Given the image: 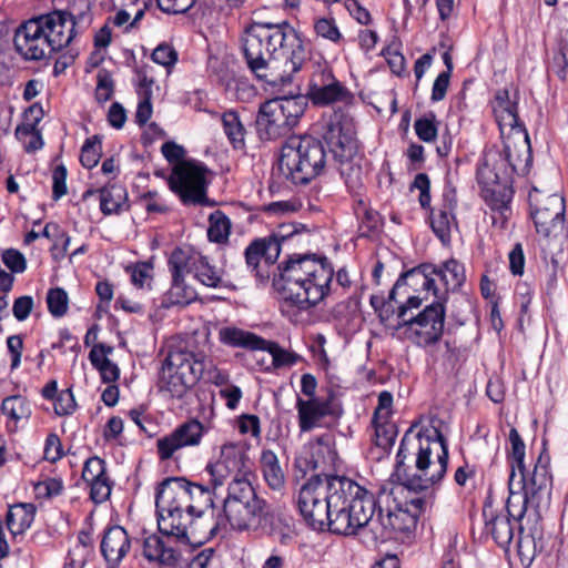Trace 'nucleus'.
<instances>
[{
	"instance_id": "aec40b11",
	"label": "nucleus",
	"mask_w": 568,
	"mask_h": 568,
	"mask_svg": "<svg viewBox=\"0 0 568 568\" xmlns=\"http://www.w3.org/2000/svg\"><path fill=\"white\" fill-rule=\"evenodd\" d=\"M106 23L94 38V49L89 54L84 68V84L94 91L98 103L106 101Z\"/></svg>"
},
{
	"instance_id": "de8ad7c7",
	"label": "nucleus",
	"mask_w": 568,
	"mask_h": 568,
	"mask_svg": "<svg viewBox=\"0 0 568 568\" xmlns=\"http://www.w3.org/2000/svg\"><path fill=\"white\" fill-rule=\"evenodd\" d=\"M209 222V240L215 243H225L231 231L230 219L223 212L215 211L210 215Z\"/></svg>"
},
{
	"instance_id": "cd10ccee",
	"label": "nucleus",
	"mask_w": 568,
	"mask_h": 568,
	"mask_svg": "<svg viewBox=\"0 0 568 568\" xmlns=\"http://www.w3.org/2000/svg\"><path fill=\"white\" fill-rule=\"evenodd\" d=\"M82 480L89 489V497L95 505L106 500V465L104 459L93 456L85 460L82 469Z\"/></svg>"
},
{
	"instance_id": "c756f323",
	"label": "nucleus",
	"mask_w": 568,
	"mask_h": 568,
	"mask_svg": "<svg viewBox=\"0 0 568 568\" xmlns=\"http://www.w3.org/2000/svg\"><path fill=\"white\" fill-rule=\"evenodd\" d=\"M115 14L110 18L116 28L135 29L145 14L146 3L141 0H110Z\"/></svg>"
},
{
	"instance_id": "a878e982",
	"label": "nucleus",
	"mask_w": 568,
	"mask_h": 568,
	"mask_svg": "<svg viewBox=\"0 0 568 568\" xmlns=\"http://www.w3.org/2000/svg\"><path fill=\"white\" fill-rule=\"evenodd\" d=\"M456 206L455 195L445 193L442 202L430 210V226L436 236L443 244H448L452 240V232L457 227V221L454 214Z\"/></svg>"
},
{
	"instance_id": "13d9d810",
	"label": "nucleus",
	"mask_w": 568,
	"mask_h": 568,
	"mask_svg": "<svg viewBox=\"0 0 568 568\" xmlns=\"http://www.w3.org/2000/svg\"><path fill=\"white\" fill-rule=\"evenodd\" d=\"M152 60L165 68L173 67L178 61V52L176 50L168 44V43H161L159 44L152 52Z\"/></svg>"
},
{
	"instance_id": "49530a36",
	"label": "nucleus",
	"mask_w": 568,
	"mask_h": 568,
	"mask_svg": "<svg viewBox=\"0 0 568 568\" xmlns=\"http://www.w3.org/2000/svg\"><path fill=\"white\" fill-rule=\"evenodd\" d=\"M258 351H266L272 356V364L275 368L292 366L296 364L302 357L291 351L280 346L278 343L264 339Z\"/></svg>"
},
{
	"instance_id": "423d86ee",
	"label": "nucleus",
	"mask_w": 568,
	"mask_h": 568,
	"mask_svg": "<svg viewBox=\"0 0 568 568\" xmlns=\"http://www.w3.org/2000/svg\"><path fill=\"white\" fill-rule=\"evenodd\" d=\"M327 163V153L318 139L293 135L282 146L278 169L292 183L306 184L321 175Z\"/></svg>"
},
{
	"instance_id": "dca6fc26",
	"label": "nucleus",
	"mask_w": 568,
	"mask_h": 568,
	"mask_svg": "<svg viewBox=\"0 0 568 568\" xmlns=\"http://www.w3.org/2000/svg\"><path fill=\"white\" fill-rule=\"evenodd\" d=\"M531 217L537 233L545 237L557 235L564 229L565 201L559 194L544 195L537 187L529 192Z\"/></svg>"
},
{
	"instance_id": "473e14b6",
	"label": "nucleus",
	"mask_w": 568,
	"mask_h": 568,
	"mask_svg": "<svg viewBox=\"0 0 568 568\" xmlns=\"http://www.w3.org/2000/svg\"><path fill=\"white\" fill-rule=\"evenodd\" d=\"M257 528L282 545H287L295 534L292 519L270 511L268 507L256 523Z\"/></svg>"
},
{
	"instance_id": "8fccbe9b",
	"label": "nucleus",
	"mask_w": 568,
	"mask_h": 568,
	"mask_svg": "<svg viewBox=\"0 0 568 568\" xmlns=\"http://www.w3.org/2000/svg\"><path fill=\"white\" fill-rule=\"evenodd\" d=\"M509 458L511 470H514V473H523V470L525 469L524 459L526 455V445L515 427H511L509 430Z\"/></svg>"
},
{
	"instance_id": "c9c22d12",
	"label": "nucleus",
	"mask_w": 568,
	"mask_h": 568,
	"mask_svg": "<svg viewBox=\"0 0 568 568\" xmlns=\"http://www.w3.org/2000/svg\"><path fill=\"white\" fill-rule=\"evenodd\" d=\"M434 277L443 283L445 293L456 291L465 283V267L455 258L447 260L435 266Z\"/></svg>"
},
{
	"instance_id": "bf43d9fd",
	"label": "nucleus",
	"mask_w": 568,
	"mask_h": 568,
	"mask_svg": "<svg viewBox=\"0 0 568 568\" xmlns=\"http://www.w3.org/2000/svg\"><path fill=\"white\" fill-rule=\"evenodd\" d=\"M89 361L99 371L102 382L106 383V346L104 344L93 345L89 353Z\"/></svg>"
},
{
	"instance_id": "bb28decb",
	"label": "nucleus",
	"mask_w": 568,
	"mask_h": 568,
	"mask_svg": "<svg viewBox=\"0 0 568 568\" xmlns=\"http://www.w3.org/2000/svg\"><path fill=\"white\" fill-rule=\"evenodd\" d=\"M305 457L297 460L298 465L305 464L307 469L321 470L322 473L335 468L337 453L332 445L331 436L324 435L311 442Z\"/></svg>"
},
{
	"instance_id": "6ab92c4d",
	"label": "nucleus",
	"mask_w": 568,
	"mask_h": 568,
	"mask_svg": "<svg viewBox=\"0 0 568 568\" xmlns=\"http://www.w3.org/2000/svg\"><path fill=\"white\" fill-rule=\"evenodd\" d=\"M205 434L204 425L196 418L187 419L176 426L170 434L156 440L158 455L161 460H169L184 448L197 447Z\"/></svg>"
},
{
	"instance_id": "4c0bfd02",
	"label": "nucleus",
	"mask_w": 568,
	"mask_h": 568,
	"mask_svg": "<svg viewBox=\"0 0 568 568\" xmlns=\"http://www.w3.org/2000/svg\"><path fill=\"white\" fill-rule=\"evenodd\" d=\"M187 493L190 496L191 505L194 506L192 516L196 520H204V523H215L212 517H205L206 511L213 508V496L209 488L189 481Z\"/></svg>"
},
{
	"instance_id": "6e6552de",
	"label": "nucleus",
	"mask_w": 568,
	"mask_h": 568,
	"mask_svg": "<svg viewBox=\"0 0 568 568\" xmlns=\"http://www.w3.org/2000/svg\"><path fill=\"white\" fill-rule=\"evenodd\" d=\"M307 108L303 94L277 97L263 102L256 116L261 140L272 141L287 135L300 122Z\"/></svg>"
},
{
	"instance_id": "0eeeda50",
	"label": "nucleus",
	"mask_w": 568,
	"mask_h": 568,
	"mask_svg": "<svg viewBox=\"0 0 568 568\" xmlns=\"http://www.w3.org/2000/svg\"><path fill=\"white\" fill-rule=\"evenodd\" d=\"M266 508L267 503L257 496L250 479L235 480L229 483L223 515L213 525L216 530L226 524L239 531L256 529V523Z\"/></svg>"
},
{
	"instance_id": "5fc2aeb1",
	"label": "nucleus",
	"mask_w": 568,
	"mask_h": 568,
	"mask_svg": "<svg viewBox=\"0 0 568 568\" xmlns=\"http://www.w3.org/2000/svg\"><path fill=\"white\" fill-rule=\"evenodd\" d=\"M48 310L54 317L63 316L69 306V297L63 288L55 287L49 290L47 294Z\"/></svg>"
},
{
	"instance_id": "f8f14e48",
	"label": "nucleus",
	"mask_w": 568,
	"mask_h": 568,
	"mask_svg": "<svg viewBox=\"0 0 568 568\" xmlns=\"http://www.w3.org/2000/svg\"><path fill=\"white\" fill-rule=\"evenodd\" d=\"M531 163L530 139L525 128L508 132L503 150H489L483 161V164L491 166L497 172L506 170L510 179L515 173L527 174Z\"/></svg>"
},
{
	"instance_id": "4d7b16f0",
	"label": "nucleus",
	"mask_w": 568,
	"mask_h": 568,
	"mask_svg": "<svg viewBox=\"0 0 568 568\" xmlns=\"http://www.w3.org/2000/svg\"><path fill=\"white\" fill-rule=\"evenodd\" d=\"M414 129L417 136L424 142H430L435 140L437 135L436 116L434 113H429L428 116L417 119L414 123Z\"/></svg>"
},
{
	"instance_id": "7c9ffc66",
	"label": "nucleus",
	"mask_w": 568,
	"mask_h": 568,
	"mask_svg": "<svg viewBox=\"0 0 568 568\" xmlns=\"http://www.w3.org/2000/svg\"><path fill=\"white\" fill-rule=\"evenodd\" d=\"M185 272L193 274L201 284L207 287L216 288L222 284L221 271L212 265L207 257L197 252L185 250Z\"/></svg>"
},
{
	"instance_id": "680f3d73",
	"label": "nucleus",
	"mask_w": 568,
	"mask_h": 568,
	"mask_svg": "<svg viewBox=\"0 0 568 568\" xmlns=\"http://www.w3.org/2000/svg\"><path fill=\"white\" fill-rule=\"evenodd\" d=\"M2 262L12 273H22L27 267L26 257L14 248L3 251Z\"/></svg>"
},
{
	"instance_id": "ddd939ff",
	"label": "nucleus",
	"mask_w": 568,
	"mask_h": 568,
	"mask_svg": "<svg viewBox=\"0 0 568 568\" xmlns=\"http://www.w3.org/2000/svg\"><path fill=\"white\" fill-rule=\"evenodd\" d=\"M155 506L159 530L163 535L175 537L178 540L191 545H202L215 535L216 526L211 521H199L191 515L164 507L156 499Z\"/></svg>"
},
{
	"instance_id": "4be33fe9",
	"label": "nucleus",
	"mask_w": 568,
	"mask_h": 568,
	"mask_svg": "<svg viewBox=\"0 0 568 568\" xmlns=\"http://www.w3.org/2000/svg\"><path fill=\"white\" fill-rule=\"evenodd\" d=\"M296 409L301 432H310L321 426L326 416H339L342 414V407L333 396L326 399L297 397Z\"/></svg>"
},
{
	"instance_id": "3c124183",
	"label": "nucleus",
	"mask_w": 568,
	"mask_h": 568,
	"mask_svg": "<svg viewBox=\"0 0 568 568\" xmlns=\"http://www.w3.org/2000/svg\"><path fill=\"white\" fill-rule=\"evenodd\" d=\"M102 135H93L85 140L81 148L80 161L88 169L94 168L102 155Z\"/></svg>"
},
{
	"instance_id": "ea45409f",
	"label": "nucleus",
	"mask_w": 568,
	"mask_h": 568,
	"mask_svg": "<svg viewBox=\"0 0 568 568\" xmlns=\"http://www.w3.org/2000/svg\"><path fill=\"white\" fill-rule=\"evenodd\" d=\"M159 385L162 392H166L171 397L175 398L183 397L186 390L192 387V385L186 383L182 375L174 372L165 361L160 372Z\"/></svg>"
},
{
	"instance_id": "f704fd0d",
	"label": "nucleus",
	"mask_w": 568,
	"mask_h": 568,
	"mask_svg": "<svg viewBox=\"0 0 568 568\" xmlns=\"http://www.w3.org/2000/svg\"><path fill=\"white\" fill-rule=\"evenodd\" d=\"M219 339L224 345L251 351H258L264 344V338L237 327H222L219 331Z\"/></svg>"
},
{
	"instance_id": "20e7f679",
	"label": "nucleus",
	"mask_w": 568,
	"mask_h": 568,
	"mask_svg": "<svg viewBox=\"0 0 568 568\" xmlns=\"http://www.w3.org/2000/svg\"><path fill=\"white\" fill-rule=\"evenodd\" d=\"M75 22L64 11H53L21 24L14 34V47L26 60H42L65 48L74 37Z\"/></svg>"
},
{
	"instance_id": "412c9836",
	"label": "nucleus",
	"mask_w": 568,
	"mask_h": 568,
	"mask_svg": "<svg viewBox=\"0 0 568 568\" xmlns=\"http://www.w3.org/2000/svg\"><path fill=\"white\" fill-rule=\"evenodd\" d=\"M305 97L307 101L311 100L313 104L320 106L336 102L348 103L353 98L349 90L327 68L318 69L314 72Z\"/></svg>"
},
{
	"instance_id": "39448f33",
	"label": "nucleus",
	"mask_w": 568,
	"mask_h": 568,
	"mask_svg": "<svg viewBox=\"0 0 568 568\" xmlns=\"http://www.w3.org/2000/svg\"><path fill=\"white\" fill-rule=\"evenodd\" d=\"M331 486L333 490L331 531L351 536L366 527L376 508L374 495L345 476L332 475Z\"/></svg>"
},
{
	"instance_id": "a18cd8bd",
	"label": "nucleus",
	"mask_w": 568,
	"mask_h": 568,
	"mask_svg": "<svg viewBox=\"0 0 568 568\" xmlns=\"http://www.w3.org/2000/svg\"><path fill=\"white\" fill-rule=\"evenodd\" d=\"M1 412L9 419L18 423L30 417L31 406L30 403L20 395L8 396L2 400Z\"/></svg>"
},
{
	"instance_id": "e433bc0d",
	"label": "nucleus",
	"mask_w": 568,
	"mask_h": 568,
	"mask_svg": "<svg viewBox=\"0 0 568 568\" xmlns=\"http://www.w3.org/2000/svg\"><path fill=\"white\" fill-rule=\"evenodd\" d=\"M280 254L278 246L275 242L266 241V239L254 240L244 252L245 261L248 267L255 270L262 258L266 263L273 264Z\"/></svg>"
},
{
	"instance_id": "2eb2a0df",
	"label": "nucleus",
	"mask_w": 568,
	"mask_h": 568,
	"mask_svg": "<svg viewBox=\"0 0 568 568\" xmlns=\"http://www.w3.org/2000/svg\"><path fill=\"white\" fill-rule=\"evenodd\" d=\"M207 169L196 162H181L174 165L169 179L171 190L184 204L206 205Z\"/></svg>"
},
{
	"instance_id": "052dcab7",
	"label": "nucleus",
	"mask_w": 568,
	"mask_h": 568,
	"mask_svg": "<svg viewBox=\"0 0 568 568\" xmlns=\"http://www.w3.org/2000/svg\"><path fill=\"white\" fill-rule=\"evenodd\" d=\"M53 408L57 415H69L75 409V399L70 389H64L54 398Z\"/></svg>"
},
{
	"instance_id": "7ed1b4c3",
	"label": "nucleus",
	"mask_w": 568,
	"mask_h": 568,
	"mask_svg": "<svg viewBox=\"0 0 568 568\" xmlns=\"http://www.w3.org/2000/svg\"><path fill=\"white\" fill-rule=\"evenodd\" d=\"M274 286L282 300V311L290 307L307 311L329 293L334 270L326 257L293 254L278 265Z\"/></svg>"
},
{
	"instance_id": "09e8293b",
	"label": "nucleus",
	"mask_w": 568,
	"mask_h": 568,
	"mask_svg": "<svg viewBox=\"0 0 568 568\" xmlns=\"http://www.w3.org/2000/svg\"><path fill=\"white\" fill-rule=\"evenodd\" d=\"M366 526H368V542L374 547L378 544H384L390 539L397 538V536H394L392 527L386 520V515H383L382 511H379L376 520H371Z\"/></svg>"
},
{
	"instance_id": "c03bdc74",
	"label": "nucleus",
	"mask_w": 568,
	"mask_h": 568,
	"mask_svg": "<svg viewBox=\"0 0 568 568\" xmlns=\"http://www.w3.org/2000/svg\"><path fill=\"white\" fill-rule=\"evenodd\" d=\"M130 549V539L125 529L119 525L109 527V561L119 562Z\"/></svg>"
},
{
	"instance_id": "b1692460",
	"label": "nucleus",
	"mask_w": 568,
	"mask_h": 568,
	"mask_svg": "<svg viewBox=\"0 0 568 568\" xmlns=\"http://www.w3.org/2000/svg\"><path fill=\"white\" fill-rule=\"evenodd\" d=\"M187 487L189 480L185 478H166L159 485L155 499L164 507H171L192 516L194 506L191 505Z\"/></svg>"
},
{
	"instance_id": "79ce46f5",
	"label": "nucleus",
	"mask_w": 568,
	"mask_h": 568,
	"mask_svg": "<svg viewBox=\"0 0 568 568\" xmlns=\"http://www.w3.org/2000/svg\"><path fill=\"white\" fill-rule=\"evenodd\" d=\"M262 471L268 487L280 490L284 484V473L278 465V459L272 450H265L261 456Z\"/></svg>"
},
{
	"instance_id": "37998d69",
	"label": "nucleus",
	"mask_w": 568,
	"mask_h": 568,
	"mask_svg": "<svg viewBox=\"0 0 568 568\" xmlns=\"http://www.w3.org/2000/svg\"><path fill=\"white\" fill-rule=\"evenodd\" d=\"M222 124L224 133L234 149H243L245 146V128L240 120V115L235 111H227L222 115Z\"/></svg>"
},
{
	"instance_id": "72a5a7b5",
	"label": "nucleus",
	"mask_w": 568,
	"mask_h": 568,
	"mask_svg": "<svg viewBox=\"0 0 568 568\" xmlns=\"http://www.w3.org/2000/svg\"><path fill=\"white\" fill-rule=\"evenodd\" d=\"M521 519H516L511 515H509L506 509V514H499L493 516L489 520L486 521V530L491 535L495 542L501 547L506 548L510 545L514 538V525L513 521H520Z\"/></svg>"
},
{
	"instance_id": "774afa93",
	"label": "nucleus",
	"mask_w": 568,
	"mask_h": 568,
	"mask_svg": "<svg viewBox=\"0 0 568 568\" xmlns=\"http://www.w3.org/2000/svg\"><path fill=\"white\" fill-rule=\"evenodd\" d=\"M33 298L29 295L18 297L12 306L13 316L22 322L28 318L31 311L33 310Z\"/></svg>"
},
{
	"instance_id": "603ef678",
	"label": "nucleus",
	"mask_w": 568,
	"mask_h": 568,
	"mask_svg": "<svg viewBox=\"0 0 568 568\" xmlns=\"http://www.w3.org/2000/svg\"><path fill=\"white\" fill-rule=\"evenodd\" d=\"M386 520L392 527L394 536L397 534H409L416 526V515H412L408 510L400 508L396 511H388Z\"/></svg>"
},
{
	"instance_id": "f03ea898",
	"label": "nucleus",
	"mask_w": 568,
	"mask_h": 568,
	"mask_svg": "<svg viewBox=\"0 0 568 568\" xmlns=\"http://www.w3.org/2000/svg\"><path fill=\"white\" fill-rule=\"evenodd\" d=\"M412 425L404 434L397 452L396 475L408 490L429 489L446 474L448 447L444 435L435 427L415 433Z\"/></svg>"
},
{
	"instance_id": "f3484780",
	"label": "nucleus",
	"mask_w": 568,
	"mask_h": 568,
	"mask_svg": "<svg viewBox=\"0 0 568 568\" xmlns=\"http://www.w3.org/2000/svg\"><path fill=\"white\" fill-rule=\"evenodd\" d=\"M248 462L242 446L234 443L222 445L217 460L206 466L211 475L213 489L216 490L217 487L225 483L248 479Z\"/></svg>"
},
{
	"instance_id": "4468645a",
	"label": "nucleus",
	"mask_w": 568,
	"mask_h": 568,
	"mask_svg": "<svg viewBox=\"0 0 568 568\" xmlns=\"http://www.w3.org/2000/svg\"><path fill=\"white\" fill-rule=\"evenodd\" d=\"M323 139L329 149L332 160L338 164L341 174H344V166L349 164L357 152L354 119L348 114L334 113L324 126Z\"/></svg>"
},
{
	"instance_id": "864d4df0",
	"label": "nucleus",
	"mask_w": 568,
	"mask_h": 568,
	"mask_svg": "<svg viewBox=\"0 0 568 568\" xmlns=\"http://www.w3.org/2000/svg\"><path fill=\"white\" fill-rule=\"evenodd\" d=\"M125 271L131 276V282L139 288L150 287L153 280V265L149 262H140L129 265Z\"/></svg>"
},
{
	"instance_id": "5701e85b",
	"label": "nucleus",
	"mask_w": 568,
	"mask_h": 568,
	"mask_svg": "<svg viewBox=\"0 0 568 568\" xmlns=\"http://www.w3.org/2000/svg\"><path fill=\"white\" fill-rule=\"evenodd\" d=\"M185 250L175 248L169 258V268L172 274V285L166 293V306H185L196 300L197 293L194 287L184 282L185 272Z\"/></svg>"
},
{
	"instance_id": "6e6d98bb",
	"label": "nucleus",
	"mask_w": 568,
	"mask_h": 568,
	"mask_svg": "<svg viewBox=\"0 0 568 568\" xmlns=\"http://www.w3.org/2000/svg\"><path fill=\"white\" fill-rule=\"evenodd\" d=\"M314 30L317 37L333 43H339L343 36L334 19L321 18L315 21Z\"/></svg>"
},
{
	"instance_id": "a19ab883",
	"label": "nucleus",
	"mask_w": 568,
	"mask_h": 568,
	"mask_svg": "<svg viewBox=\"0 0 568 568\" xmlns=\"http://www.w3.org/2000/svg\"><path fill=\"white\" fill-rule=\"evenodd\" d=\"M34 519V507L31 504H18L10 507L7 514V527L12 535L24 532Z\"/></svg>"
},
{
	"instance_id": "e2e57ef3",
	"label": "nucleus",
	"mask_w": 568,
	"mask_h": 568,
	"mask_svg": "<svg viewBox=\"0 0 568 568\" xmlns=\"http://www.w3.org/2000/svg\"><path fill=\"white\" fill-rule=\"evenodd\" d=\"M67 192V169L61 164L52 171V197L57 201L64 196Z\"/></svg>"
},
{
	"instance_id": "69168bd1",
	"label": "nucleus",
	"mask_w": 568,
	"mask_h": 568,
	"mask_svg": "<svg viewBox=\"0 0 568 568\" xmlns=\"http://www.w3.org/2000/svg\"><path fill=\"white\" fill-rule=\"evenodd\" d=\"M413 187L419 190V203L422 207L428 209L430 205V182L428 175L425 173H418L413 182Z\"/></svg>"
},
{
	"instance_id": "f257e3e1",
	"label": "nucleus",
	"mask_w": 568,
	"mask_h": 568,
	"mask_svg": "<svg viewBox=\"0 0 568 568\" xmlns=\"http://www.w3.org/2000/svg\"><path fill=\"white\" fill-rule=\"evenodd\" d=\"M248 69L271 85L290 83L305 62L303 41L287 22H253L242 38Z\"/></svg>"
},
{
	"instance_id": "a211bd4d",
	"label": "nucleus",
	"mask_w": 568,
	"mask_h": 568,
	"mask_svg": "<svg viewBox=\"0 0 568 568\" xmlns=\"http://www.w3.org/2000/svg\"><path fill=\"white\" fill-rule=\"evenodd\" d=\"M477 180L481 186V196L485 202L491 210L506 216L513 196V179L508 178L507 171L497 172L491 166L481 163L477 170Z\"/></svg>"
},
{
	"instance_id": "c85d7f7f",
	"label": "nucleus",
	"mask_w": 568,
	"mask_h": 568,
	"mask_svg": "<svg viewBox=\"0 0 568 568\" xmlns=\"http://www.w3.org/2000/svg\"><path fill=\"white\" fill-rule=\"evenodd\" d=\"M435 265L433 264H420L405 273H403L395 285L389 292V298L394 300L397 292L403 286H409L413 291L417 292L418 287L427 293L433 290L434 295L437 296L438 288L436 287V278L434 277Z\"/></svg>"
},
{
	"instance_id": "338daca9",
	"label": "nucleus",
	"mask_w": 568,
	"mask_h": 568,
	"mask_svg": "<svg viewBox=\"0 0 568 568\" xmlns=\"http://www.w3.org/2000/svg\"><path fill=\"white\" fill-rule=\"evenodd\" d=\"M196 0H158L159 8L166 13H184L190 10Z\"/></svg>"
},
{
	"instance_id": "58836bf2",
	"label": "nucleus",
	"mask_w": 568,
	"mask_h": 568,
	"mask_svg": "<svg viewBox=\"0 0 568 568\" xmlns=\"http://www.w3.org/2000/svg\"><path fill=\"white\" fill-rule=\"evenodd\" d=\"M143 556L150 561H159L166 566H173L178 561L175 551L165 547L163 540L156 535H151L144 539Z\"/></svg>"
},
{
	"instance_id": "1a4fd4ad",
	"label": "nucleus",
	"mask_w": 568,
	"mask_h": 568,
	"mask_svg": "<svg viewBox=\"0 0 568 568\" xmlns=\"http://www.w3.org/2000/svg\"><path fill=\"white\" fill-rule=\"evenodd\" d=\"M516 471L509 475V497L507 510L516 519H523L528 503H535L539 494L548 493L552 477L549 470V456L540 454L531 474H526V468L519 473V480L516 483Z\"/></svg>"
},
{
	"instance_id": "0e129e2a",
	"label": "nucleus",
	"mask_w": 568,
	"mask_h": 568,
	"mask_svg": "<svg viewBox=\"0 0 568 568\" xmlns=\"http://www.w3.org/2000/svg\"><path fill=\"white\" fill-rule=\"evenodd\" d=\"M298 233V229L295 224L292 223H282L272 233V235L266 239V241L275 242L281 251V244L285 241L292 240Z\"/></svg>"
},
{
	"instance_id": "9d476101",
	"label": "nucleus",
	"mask_w": 568,
	"mask_h": 568,
	"mask_svg": "<svg viewBox=\"0 0 568 568\" xmlns=\"http://www.w3.org/2000/svg\"><path fill=\"white\" fill-rule=\"evenodd\" d=\"M332 475L312 476L298 491L297 506L305 521L315 530L327 527L333 519Z\"/></svg>"
},
{
	"instance_id": "9b49d317",
	"label": "nucleus",
	"mask_w": 568,
	"mask_h": 568,
	"mask_svg": "<svg viewBox=\"0 0 568 568\" xmlns=\"http://www.w3.org/2000/svg\"><path fill=\"white\" fill-rule=\"evenodd\" d=\"M445 298L438 297V301L426 305L416 315H410L409 320L394 325V331L402 332L403 337L418 347H429L437 344L445 327L446 308Z\"/></svg>"
},
{
	"instance_id": "393cba45",
	"label": "nucleus",
	"mask_w": 568,
	"mask_h": 568,
	"mask_svg": "<svg viewBox=\"0 0 568 568\" xmlns=\"http://www.w3.org/2000/svg\"><path fill=\"white\" fill-rule=\"evenodd\" d=\"M165 362L192 386L202 378L206 368V358L203 354L185 349L170 352Z\"/></svg>"
},
{
	"instance_id": "2f4dec72",
	"label": "nucleus",
	"mask_w": 568,
	"mask_h": 568,
	"mask_svg": "<svg viewBox=\"0 0 568 568\" xmlns=\"http://www.w3.org/2000/svg\"><path fill=\"white\" fill-rule=\"evenodd\" d=\"M493 111L501 134H505L506 129L513 132L519 128H525L519 121L517 102L510 99L507 89H501L496 92L493 102Z\"/></svg>"
}]
</instances>
